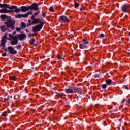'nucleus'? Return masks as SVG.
<instances>
[{"label": "nucleus", "mask_w": 130, "mask_h": 130, "mask_svg": "<svg viewBox=\"0 0 130 130\" xmlns=\"http://www.w3.org/2000/svg\"><path fill=\"white\" fill-rule=\"evenodd\" d=\"M49 11H50V12H54V9H53V7H51L49 9Z\"/></svg>", "instance_id": "c756f323"}, {"label": "nucleus", "mask_w": 130, "mask_h": 130, "mask_svg": "<svg viewBox=\"0 0 130 130\" xmlns=\"http://www.w3.org/2000/svg\"><path fill=\"white\" fill-rule=\"evenodd\" d=\"M7 35H8V34L5 33V35H4V36H7Z\"/></svg>", "instance_id": "6e6d98bb"}, {"label": "nucleus", "mask_w": 130, "mask_h": 130, "mask_svg": "<svg viewBox=\"0 0 130 130\" xmlns=\"http://www.w3.org/2000/svg\"><path fill=\"white\" fill-rule=\"evenodd\" d=\"M5 25L0 27V29L2 32H6V31H13L15 30V24L16 22L11 18L8 19L7 21L4 22Z\"/></svg>", "instance_id": "f257e3e1"}, {"label": "nucleus", "mask_w": 130, "mask_h": 130, "mask_svg": "<svg viewBox=\"0 0 130 130\" xmlns=\"http://www.w3.org/2000/svg\"><path fill=\"white\" fill-rule=\"evenodd\" d=\"M26 13L27 14L28 16H29V15H32V14H33V11L31 10V11L27 12Z\"/></svg>", "instance_id": "e433bc0d"}, {"label": "nucleus", "mask_w": 130, "mask_h": 130, "mask_svg": "<svg viewBox=\"0 0 130 130\" xmlns=\"http://www.w3.org/2000/svg\"><path fill=\"white\" fill-rule=\"evenodd\" d=\"M105 37V35L104 34H101L99 36H98V38H100L101 39L102 38H104Z\"/></svg>", "instance_id": "b1692460"}, {"label": "nucleus", "mask_w": 130, "mask_h": 130, "mask_svg": "<svg viewBox=\"0 0 130 130\" xmlns=\"http://www.w3.org/2000/svg\"><path fill=\"white\" fill-rule=\"evenodd\" d=\"M34 45V46H35L36 47H37V44H34V45Z\"/></svg>", "instance_id": "3c124183"}, {"label": "nucleus", "mask_w": 130, "mask_h": 130, "mask_svg": "<svg viewBox=\"0 0 130 130\" xmlns=\"http://www.w3.org/2000/svg\"><path fill=\"white\" fill-rule=\"evenodd\" d=\"M80 11H83V9L82 8H80Z\"/></svg>", "instance_id": "603ef678"}, {"label": "nucleus", "mask_w": 130, "mask_h": 130, "mask_svg": "<svg viewBox=\"0 0 130 130\" xmlns=\"http://www.w3.org/2000/svg\"><path fill=\"white\" fill-rule=\"evenodd\" d=\"M79 96H78V97L77 98V100H79Z\"/></svg>", "instance_id": "4d7b16f0"}, {"label": "nucleus", "mask_w": 130, "mask_h": 130, "mask_svg": "<svg viewBox=\"0 0 130 130\" xmlns=\"http://www.w3.org/2000/svg\"><path fill=\"white\" fill-rule=\"evenodd\" d=\"M127 102L128 103V104H130V98L127 101Z\"/></svg>", "instance_id": "49530a36"}, {"label": "nucleus", "mask_w": 130, "mask_h": 130, "mask_svg": "<svg viewBox=\"0 0 130 130\" xmlns=\"http://www.w3.org/2000/svg\"><path fill=\"white\" fill-rule=\"evenodd\" d=\"M35 42V39H32L29 41V44L30 45H34V43Z\"/></svg>", "instance_id": "aec40b11"}, {"label": "nucleus", "mask_w": 130, "mask_h": 130, "mask_svg": "<svg viewBox=\"0 0 130 130\" xmlns=\"http://www.w3.org/2000/svg\"><path fill=\"white\" fill-rule=\"evenodd\" d=\"M2 48H1V49H3V50H4V51H8V48H7H7H5L6 47V46H4V47H3V46H2Z\"/></svg>", "instance_id": "bb28decb"}, {"label": "nucleus", "mask_w": 130, "mask_h": 130, "mask_svg": "<svg viewBox=\"0 0 130 130\" xmlns=\"http://www.w3.org/2000/svg\"><path fill=\"white\" fill-rule=\"evenodd\" d=\"M77 93L79 95H80L81 96L83 95V90L82 89V88H79V89H78Z\"/></svg>", "instance_id": "6ab92c4d"}, {"label": "nucleus", "mask_w": 130, "mask_h": 130, "mask_svg": "<svg viewBox=\"0 0 130 130\" xmlns=\"http://www.w3.org/2000/svg\"><path fill=\"white\" fill-rule=\"evenodd\" d=\"M25 31H26V33H29V30H28V29H26L25 30Z\"/></svg>", "instance_id": "de8ad7c7"}, {"label": "nucleus", "mask_w": 130, "mask_h": 130, "mask_svg": "<svg viewBox=\"0 0 130 130\" xmlns=\"http://www.w3.org/2000/svg\"><path fill=\"white\" fill-rule=\"evenodd\" d=\"M26 26H27V25L26 24V23H25V22H21V27L22 29H25L26 28Z\"/></svg>", "instance_id": "5701e85b"}, {"label": "nucleus", "mask_w": 130, "mask_h": 130, "mask_svg": "<svg viewBox=\"0 0 130 130\" xmlns=\"http://www.w3.org/2000/svg\"><path fill=\"white\" fill-rule=\"evenodd\" d=\"M19 43V40H18V36H15V39L13 40L10 41V44L11 45H17Z\"/></svg>", "instance_id": "ddd939ff"}, {"label": "nucleus", "mask_w": 130, "mask_h": 130, "mask_svg": "<svg viewBox=\"0 0 130 130\" xmlns=\"http://www.w3.org/2000/svg\"><path fill=\"white\" fill-rule=\"evenodd\" d=\"M10 80H11V81H16L17 80V77L15 76H10L9 77Z\"/></svg>", "instance_id": "4be33fe9"}, {"label": "nucleus", "mask_w": 130, "mask_h": 130, "mask_svg": "<svg viewBox=\"0 0 130 130\" xmlns=\"http://www.w3.org/2000/svg\"><path fill=\"white\" fill-rule=\"evenodd\" d=\"M65 93L66 94H74V90L70 88L66 89L65 90Z\"/></svg>", "instance_id": "2eb2a0df"}, {"label": "nucleus", "mask_w": 130, "mask_h": 130, "mask_svg": "<svg viewBox=\"0 0 130 130\" xmlns=\"http://www.w3.org/2000/svg\"><path fill=\"white\" fill-rule=\"evenodd\" d=\"M83 43L79 44V48L81 49H83L84 48H88L89 46H90V42L86 41V40H82Z\"/></svg>", "instance_id": "39448f33"}, {"label": "nucleus", "mask_w": 130, "mask_h": 130, "mask_svg": "<svg viewBox=\"0 0 130 130\" xmlns=\"http://www.w3.org/2000/svg\"><path fill=\"white\" fill-rule=\"evenodd\" d=\"M125 100V99H124L122 100V103H124Z\"/></svg>", "instance_id": "8fccbe9b"}, {"label": "nucleus", "mask_w": 130, "mask_h": 130, "mask_svg": "<svg viewBox=\"0 0 130 130\" xmlns=\"http://www.w3.org/2000/svg\"><path fill=\"white\" fill-rule=\"evenodd\" d=\"M122 89H125L126 90H128V87H127L126 85H123Z\"/></svg>", "instance_id": "4c0bfd02"}, {"label": "nucleus", "mask_w": 130, "mask_h": 130, "mask_svg": "<svg viewBox=\"0 0 130 130\" xmlns=\"http://www.w3.org/2000/svg\"><path fill=\"white\" fill-rule=\"evenodd\" d=\"M94 78H100V74H96L94 75Z\"/></svg>", "instance_id": "2f4dec72"}, {"label": "nucleus", "mask_w": 130, "mask_h": 130, "mask_svg": "<svg viewBox=\"0 0 130 130\" xmlns=\"http://www.w3.org/2000/svg\"><path fill=\"white\" fill-rule=\"evenodd\" d=\"M40 13V11H38L37 12H36L34 13V16H35V17H36V16H37V15H38L39 13Z\"/></svg>", "instance_id": "cd10ccee"}, {"label": "nucleus", "mask_w": 130, "mask_h": 130, "mask_svg": "<svg viewBox=\"0 0 130 130\" xmlns=\"http://www.w3.org/2000/svg\"><path fill=\"white\" fill-rule=\"evenodd\" d=\"M56 63V61H53L52 62V64H55Z\"/></svg>", "instance_id": "c03bdc74"}, {"label": "nucleus", "mask_w": 130, "mask_h": 130, "mask_svg": "<svg viewBox=\"0 0 130 130\" xmlns=\"http://www.w3.org/2000/svg\"><path fill=\"white\" fill-rule=\"evenodd\" d=\"M38 3H34L29 6V10L30 11H38L39 10V7Z\"/></svg>", "instance_id": "6e6552de"}, {"label": "nucleus", "mask_w": 130, "mask_h": 130, "mask_svg": "<svg viewBox=\"0 0 130 130\" xmlns=\"http://www.w3.org/2000/svg\"><path fill=\"white\" fill-rule=\"evenodd\" d=\"M59 22L60 23H67L69 22V18L64 15L60 16L59 17Z\"/></svg>", "instance_id": "1a4fd4ad"}, {"label": "nucleus", "mask_w": 130, "mask_h": 130, "mask_svg": "<svg viewBox=\"0 0 130 130\" xmlns=\"http://www.w3.org/2000/svg\"><path fill=\"white\" fill-rule=\"evenodd\" d=\"M6 101H9V99L7 98H5L4 100V102H6Z\"/></svg>", "instance_id": "37998d69"}, {"label": "nucleus", "mask_w": 130, "mask_h": 130, "mask_svg": "<svg viewBox=\"0 0 130 130\" xmlns=\"http://www.w3.org/2000/svg\"><path fill=\"white\" fill-rule=\"evenodd\" d=\"M130 9L129 4H125L123 5L121 7V10L123 13H128Z\"/></svg>", "instance_id": "423d86ee"}, {"label": "nucleus", "mask_w": 130, "mask_h": 130, "mask_svg": "<svg viewBox=\"0 0 130 130\" xmlns=\"http://www.w3.org/2000/svg\"><path fill=\"white\" fill-rule=\"evenodd\" d=\"M44 25V23H42L40 24L36 25L35 27H32V31L33 32H40L41 30V29H42L43 26Z\"/></svg>", "instance_id": "0eeeda50"}, {"label": "nucleus", "mask_w": 130, "mask_h": 130, "mask_svg": "<svg viewBox=\"0 0 130 130\" xmlns=\"http://www.w3.org/2000/svg\"><path fill=\"white\" fill-rule=\"evenodd\" d=\"M2 116H4V117H7V114H6V112H4L2 114Z\"/></svg>", "instance_id": "58836bf2"}, {"label": "nucleus", "mask_w": 130, "mask_h": 130, "mask_svg": "<svg viewBox=\"0 0 130 130\" xmlns=\"http://www.w3.org/2000/svg\"><path fill=\"white\" fill-rule=\"evenodd\" d=\"M42 16L44 18H45L46 17V14H45V13H43Z\"/></svg>", "instance_id": "a19ab883"}, {"label": "nucleus", "mask_w": 130, "mask_h": 130, "mask_svg": "<svg viewBox=\"0 0 130 130\" xmlns=\"http://www.w3.org/2000/svg\"><path fill=\"white\" fill-rule=\"evenodd\" d=\"M35 19H36V18H35V16L34 15H32L31 16V21H34V20H35Z\"/></svg>", "instance_id": "f704fd0d"}, {"label": "nucleus", "mask_w": 130, "mask_h": 130, "mask_svg": "<svg viewBox=\"0 0 130 130\" xmlns=\"http://www.w3.org/2000/svg\"><path fill=\"white\" fill-rule=\"evenodd\" d=\"M106 83L107 84V85H108V86H110V85H111V84L112 83V80L111 79H108L106 81Z\"/></svg>", "instance_id": "a211bd4d"}, {"label": "nucleus", "mask_w": 130, "mask_h": 130, "mask_svg": "<svg viewBox=\"0 0 130 130\" xmlns=\"http://www.w3.org/2000/svg\"><path fill=\"white\" fill-rule=\"evenodd\" d=\"M80 89V88H78L77 87H74L73 88V92H74V94L76 93H78V90Z\"/></svg>", "instance_id": "412c9836"}, {"label": "nucleus", "mask_w": 130, "mask_h": 130, "mask_svg": "<svg viewBox=\"0 0 130 130\" xmlns=\"http://www.w3.org/2000/svg\"><path fill=\"white\" fill-rule=\"evenodd\" d=\"M11 108H13V107H14V105H11Z\"/></svg>", "instance_id": "864d4df0"}, {"label": "nucleus", "mask_w": 130, "mask_h": 130, "mask_svg": "<svg viewBox=\"0 0 130 130\" xmlns=\"http://www.w3.org/2000/svg\"><path fill=\"white\" fill-rule=\"evenodd\" d=\"M14 5L10 7V5L7 4L0 3V8H3V9L0 10L1 14H7L8 13H13L15 12L14 8H13Z\"/></svg>", "instance_id": "f03ea898"}, {"label": "nucleus", "mask_w": 130, "mask_h": 130, "mask_svg": "<svg viewBox=\"0 0 130 130\" xmlns=\"http://www.w3.org/2000/svg\"><path fill=\"white\" fill-rule=\"evenodd\" d=\"M13 9H14V12L15 13H20V12L26 13V12H28L30 10V7L29 6L27 7L26 6H21L20 8H18L17 6L14 5Z\"/></svg>", "instance_id": "7ed1b4c3"}, {"label": "nucleus", "mask_w": 130, "mask_h": 130, "mask_svg": "<svg viewBox=\"0 0 130 130\" xmlns=\"http://www.w3.org/2000/svg\"><path fill=\"white\" fill-rule=\"evenodd\" d=\"M28 22L29 23L26 25L27 27H30V26H32V25L38 24V23H39L40 24H44V23H43V22H42L41 20H40L39 18H36L32 21L31 20H29Z\"/></svg>", "instance_id": "20e7f679"}, {"label": "nucleus", "mask_w": 130, "mask_h": 130, "mask_svg": "<svg viewBox=\"0 0 130 130\" xmlns=\"http://www.w3.org/2000/svg\"><path fill=\"white\" fill-rule=\"evenodd\" d=\"M127 41H129V39H128L127 40Z\"/></svg>", "instance_id": "13d9d810"}, {"label": "nucleus", "mask_w": 130, "mask_h": 130, "mask_svg": "<svg viewBox=\"0 0 130 130\" xmlns=\"http://www.w3.org/2000/svg\"><path fill=\"white\" fill-rule=\"evenodd\" d=\"M21 30L22 29L21 28L17 27L16 28V31H17V32H20Z\"/></svg>", "instance_id": "c9c22d12"}, {"label": "nucleus", "mask_w": 130, "mask_h": 130, "mask_svg": "<svg viewBox=\"0 0 130 130\" xmlns=\"http://www.w3.org/2000/svg\"><path fill=\"white\" fill-rule=\"evenodd\" d=\"M74 6L75 8H78V7H79V3L75 2Z\"/></svg>", "instance_id": "72a5a7b5"}, {"label": "nucleus", "mask_w": 130, "mask_h": 130, "mask_svg": "<svg viewBox=\"0 0 130 130\" xmlns=\"http://www.w3.org/2000/svg\"><path fill=\"white\" fill-rule=\"evenodd\" d=\"M8 37L7 36H3L1 40V46L4 47L6 46V43H7V39Z\"/></svg>", "instance_id": "f8f14e48"}, {"label": "nucleus", "mask_w": 130, "mask_h": 130, "mask_svg": "<svg viewBox=\"0 0 130 130\" xmlns=\"http://www.w3.org/2000/svg\"><path fill=\"white\" fill-rule=\"evenodd\" d=\"M15 17L16 19H21V18H23V14H18L15 15Z\"/></svg>", "instance_id": "dca6fc26"}, {"label": "nucleus", "mask_w": 130, "mask_h": 130, "mask_svg": "<svg viewBox=\"0 0 130 130\" xmlns=\"http://www.w3.org/2000/svg\"><path fill=\"white\" fill-rule=\"evenodd\" d=\"M119 121H121V119H119Z\"/></svg>", "instance_id": "bf43d9fd"}, {"label": "nucleus", "mask_w": 130, "mask_h": 130, "mask_svg": "<svg viewBox=\"0 0 130 130\" xmlns=\"http://www.w3.org/2000/svg\"><path fill=\"white\" fill-rule=\"evenodd\" d=\"M16 48L17 49H20V48H22V46L21 45H18L17 46H16Z\"/></svg>", "instance_id": "7c9ffc66"}, {"label": "nucleus", "mask_w": 130, "mask_h": 130, "mask_svg": "<svg viewBox=\"0 0 130 130\" xmlns=\"http://www.w3.org/2000/svg\"><path fill=\"white\" fill-rule=\"evenodd\" d=\"M67 118H68V117H67V116L65 117L64 118V119H67Z\"/></svg>", "instance_id": "5fc2aeb1"}, {"label": "nucleus", "mask_w": 130, "mask_h": 130, "mask_svg": "<svg viewBox=\"0 0 130 130\" xmlns=\"http://www.w3.org/2000/svg\"><path fill=\"white\" fill-rule=\"evenodd\" d=\"M102 89H106V88H107V85L106 84H103L102 85Z\"/></svg>", "instance_id": "473e14b6"}, {"label": "nucleus", "mask_w": 130, "mask_h": 130, "mask_svg": "<svg viewBox=\"0 0 130 130\" xmlns=\"http://www.w3.org/2000/svg\"><path fill=\"white\" fill-rule=\"evenodd\" d=\"M2 56H3V57H5V56H7V53L4 52V53H2Z\"/></svg>", "instance_id": "ea45409f"}, {"label": "nucleus", "mask_w": 130, "mask_h": 130, "mask_svg": "<svg viewBox=\"0 0 130 130\" xmlns=\"http://www.w3.org/2000/svg\"><path fill=\"white\" fill-rule=\"evenodd\" d=\"M57 58L58 59H63V58L61 57H60L59 56H57Z\"/></svg>", "instance_id": "79ce46f5"}, {"label": "nucleus", "mask_w": 130, "mask_h": 130, "mask_svg": "<svg viewBox=\"0 0 130 130\" xmlns=\"http://www.w3.org/2000/svg\"><path fill=\"white\" fill-rule=\"evenodd\" d=\"M8 52L10 54H17V51L14 49V48L12 46H9L8 47Z\"/></svg>", "instance_id": "9b49d317"}, {"label": "nucleus", "mask_w": 130, "mask_h": 130, "mask_svg": "<svg viewBox=\"0 0 130 130\" xmlns=\"http://www.w3.org/2000/svg\"><path fill=\"white\" fill-rule=\"evenodd\" d=\"M34 35H35V36H36V35H37V34L35 33V34H28V38H31V37H32V36H34Z\"/></svg>", "instance_id": "393cba45"}, {"label": "nucleus", "mask_w": 130, "mask_h": 130, "mask_svg": "<svg viewBox=\"0 0 130 130\" xmlns=\"http://www.w3.org/2000/svg\"><path fill=\"white\" fill-rule=\"evenodd\" d=\"M0 18L1 19H2L3 20H6V19H7V21L8 20V19H12V17L11 16H8L6 14H2L0 16Z\"/></svg>", "instance_id": "4468645a"}, {"label": "nucleus", "mask_w": 130, "mask_h": 130, "mask_svg": "<svg viewBox=\"0 0 130 130\" xmlns=\"http://www.w3.org/2000/svg\"><path fill=\"white\" fill-rule=\"evenodd\" d=\"M63 93H57L56 96V97H58V98H62L63 97Z\"/></svg>", "instance_id": "f3484780"}, {"label": "nucleus", "mask_w": 130, "mask_h": 130, "mask_svg": "<svg viewBox=\"0 0 130 130\" xmlns=\"http://www.w3.org/2000/svg\"><path fill=\"white\" fill-rule=\"evenodd\" d=\"M9 36L10 39H15V37H16V36H14L13 35L11 34H9Z\"/></svg>", "instance_id": "a878e982"}, {"label": "nucleus", "mask_w": 130, "mask_h": 130, "mask_svg": "<svg viewBox=\"0 0 130 130\" xmlns=\"http://www.w3.org/2000/svg\"><path fill=\"white\" fill-rule=\"evenodd\" d=\"M18 38L20 41H23V40H25L27 38V35L25 33L18 34Z\"/></svg>", "instance_id": "9d476101"}, {"label": "nucleus", "mask_w": 130, "mask_h": 130, "mask_svg": "<svg viewBox=\"0 0 130 130\" xmlns=\"http://www.w3.org/2000/svg\"><path fill=\"white\" fill-rule=\"evenodd\" d=\"M16 33H17L16 31H13V35H15Z\"/></svg>", "instance_id": "09e8293b"}, {"label": "nucleus", "mask_w": 130, "mask_h": 130, "mask_svg": "<svg viewBox=\"0 0 130 130\" xmlns=\"http://www.w3.org/2000/svg\"><path fill=\"white\" fill-rule=\"evenodd\" d=\"M28 14L27 13H25V14H22V18H27L28 17Z\"/></svg>", "instance_id": "c85d7f7f"}, {"label": "nucleus", "mask_w": 130, "mask_h": 130, "mask_svg": "<svg viewBox=\"0 0 130 130\" xmlns=\"http://www.w3.org/2000/svg\"><path fill=\"white\" fill-rule=\"evenodd\" d=\"M108 108L109 109H111V108H112V106H108Z\"/></svg>", "instance_id": "a18cd8bd"}]
</instances>
